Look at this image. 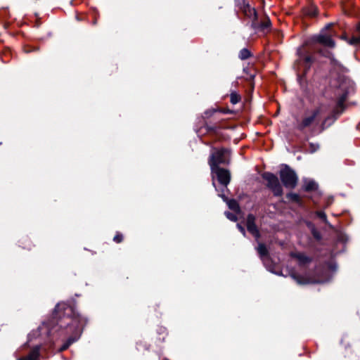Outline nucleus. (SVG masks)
<instances>
[{
	"label": "nucleus",
	"mask_w": 360,
	"mask_h": 360,
	"mask_svg": "<svg viewBox=\"0 0 360 360\" xmlns=\"http://www.w3.org/2000/svg\"><path fill=\"white\" fill-rule=\"evenodd\" d=\"M74 341V340H68V342L67 344H65V345L63 346L62 347V350H64V349H66L68 346Z\"/></svg>",
	"instance_id": "25"
},
{
	"label": "nucleus",
	"mask_w": 360,
	"mask_h": 360,
	"mask_svg": "<svg viewBox=\"0 0 360 360\" xmlns=\"http://www.w3.org/2000/svg\"><path fill=\"white\" fill-rule=\"evenodd\" d=\"M242 11L245 16L250 18L252 21L257 19V13L254 8L251 7L248 3L243 2Z\"/></svg>",
	"instance_id": "8"
},
{
	"label": "nucleus",
	"mask_w": 360,
	"mask_h": 360,
	"mask_svg": "<svg viewBox=\"0 0 360 360\" xmlns=\"http://www.w3.org/2000/svg\"><path fill=\"white\" fill-rule=\"evenodd\" d=\"M316 184L311 180H309L308 181H306L304 184V189L306 191H311L315 190L316 188Z\"/></svg>",
	"instance_id": "15"
},
{
	"label": "nucleus",
	"mask_w": 360,
	"mask_h": 360,
	"mask_svg": "<svg viewBox=\"0 0 360 360\" xmlns=\"http://www.w3.org/2000/svg\"><path fill=\"white\" fill-rule=\"evenodd\" d=\"M349 44L356 45L360 44V34L359 36H353L349 41Z\"/></svg>",
	"instance_id": "18"
},
{
	"label": "nucleus",
	"mask_w": 360,
	"mask_h": 360,
	"mask_svg": "<svg viewBox=\"0 0 360 360\" xmlns=\"http://www.w3.org/2000/svg\"><path fill=\"white\" fill-rule=\"evenodd\" d=\"M316 41L328 47L335 46V41L329 35L319 34L316 37Z\"/></svg>",
	"instance_id": "9"
},
{
	"label": "nucleus",
	"mask_w": 360,
	"mask_h": 360,
	"mask_svg": "<svg viewBox=\"0 0 360 360\" xmlns=\"http://www.w3.org/2000/svg\"><path fill=\"white\" fill-rule=\"evenodd\" d=\"M280 178L286 188H293L297 185V176L295 172L288 166H285L284 168L281 169Z\"/></svg>",
	"instance_id": "4"
},
{
	"label": "nucleus",
	"mask_w": 360,
	"mask_h": 360,
	"mask_svg": "<svg viewBox=\"0 0 360 360\" xmlns=\"http://www.w3.org/2000/svg\"><path fill=\"white\" fill-rule=\"evenodd\" d=\"M316 214L317 216L322 219L323 221H326V214H325V212H322V211H319V212H316Z\"/></svg>",
	"instance_id": "23"
},
{
	"label": "nucleus",
	"mask_w": 360,
	"mask_h": 360,
	"mask_svg": "<svg viewBox=\"0 0 360 360\" xmlns=\"http://www.w3.org/2000/svg\"><path fill=\"white\" fill-rule=\"evenodd\" d=\"M240 100V97L236 94H231V102L233 104L237 103Z\"/></svg>",
	"instance_id": "19"
},
{
	"label": "nucleus",
	"mask_w": 360,
	"mask_h": 360,
	"mask_svg": "<svg viewBox=\"0 0 360 360\" xmlns=\"http://www.w3.org/2000/svg\"><path fill=\"white\" fill-rule=\"evenodd\" d=\"M229 150L224 148L214 150L211 154L209 160V165L211 168L219 167V165L228 164L229 163Z\"/></svg>",
	"instance_id": "3"
},
{
	"label": "nucleus",
	"mask_w": 360,
	"mask_h": 360,
	"mask_svg": "<svg viewBox=\"0 0 360 360\" xmlns=\"http://www.w3.org/2000/svg\"><path fill=\"white\" fill-rule=\"evenodd\" d=\"M289 196L295 200H297L299 198L298 195L296 194H290Z\"/></svg>",
	"instance_id": "26"
},
{
	"label": "nucleus",
	"mask_w": 360,
	"mask_h": 360,
	"mask_svg": "<svg viewBox=\"0 0 360 360\" xmlns=\"http://www.w3.org/2000/svg\"><path fill=\"white\" fill-rule=\"evenodd\" d=\"M346 96H347V94H344L341 96V98H340V100H339V104H340V105L343 104L344 101H345Z\"/></svg>",
	"instance_id": "24"
},
{
	"label": "nucleus",
	"mask_w": 360,
	"mask_h": 360,
	"mask_svg": "<svg viewBox=\"0 0 360 360\" xmlns=\"http://www.w3.org/2000/svg\"><path fill=\"white\" fill-rule=\"evenodd\" d=\"M39 347H34L30 354L24 357L20 358L18 360H36L39 356Z\"/></svg>",
	"instance_id": "12"
},
{
	"label": "nucleus",
	"mask_w": 360,
	"mask_h": 360,
	"mask_svg": "<svg viewBox=\"0 0 360 360\" xmlns=\"http://www.w3.org/2000/svg\"><path fill=\"white\" fill-rule=\"evenodd\" d=\"M257 250L258 253L259 254V255L262 257L267 255L268 251H267L266 246L264 244L259 243L258 245Z\"/></svg>",
	"instance_id": "14"
},
{
	"label": "nucleus",
	"mask_w": 360,
	"mask_h": 360,
	"mask_svg": "<svg viewBox=\"0 0 360 360\" xmlns=\"http://www.w3.org/2000/svg\"><path fill=\"white\" fill-rule=\"evenodd\" d=\"M255 218L253 215L249 214L247 218V229L248 231L257 239L259 237V231L255 224Z\"/></svg>",
	"instance_id": "7"
},
{
	"label": "nucleus",
	"mask_w": 360,
	"mask_h": 360,
	"mask_svg": "<svg viewBox=\"0 0 360 360\" xmlns=\"http://www.w3.org/2000/svg\"><path fill=\"white\" fill-rule=\"evenodd\" d=\"M122 239L123 236L120 233H117L113 238L114 241L116 243H120L122 240Z\"/></svg>",
	"instance_id": "21"
},
{
	"label": "nucleus",
	"mask_w": 360,
	"mask_h": 360,
	"mask_svg": "<svg viewBox=\"0 0 360 360\" xmlns=\"http://www.w3.org/2000/svg\"><path fill=\"white\" fill-rule=\"evenodd\" d=\"M225 214L229 219H230L233 221H236L237 220V217L236 216L235 214L227 212L225 213Z\"/></svg>",
	"instance_id": "20"
},
{
	"label": "nucleus",
	"mask_w": 360,
	"mask_h": 360,
	"mask_svg": "<svg viewBox=\"0 0 360 360\" xmlns=\"http://www.w3.org/2000/svg\"><path fill=\"white\" fill-rule=\"evenodd\" d=\"M262 176L263 179L267 181V186L273 191L275 195L278 196L282 195V186L276 175L266 172L262 175Z\"/></svg>",
	"instance_id": "5"
},
{
	"label": "nucleus",
	"mask_w": 360,
	"mask_h": 360,
	"mask_svg": "<svg viewBox=\"0 0 360 360\" xmlns=\"http://www.w3.org/2000/svg\"><path fill=\"white\" fill-rule=\"evenodd\" d=\"M211 170L212 172L217 176L219 182L221 185L226 186L229 184L231 174L229 170L220 168L219 167L211 168Z\"/></svg>",
	"instance_id": "6"
},
{
	"label": "nucleus",
	"mask_w": 360,
	"mask_h": 360,
	"mask_svg": "<svg viewBox=\"0 0 360 360\" xmlns=\"http://www.w3.org/2000/svg\"><path fill=\"white\" fill-rule=\"evenodd\" d=\"M302 63H303V64L304 65V68L305 69H308V68H309L311 64L313 62V58L310 56H304L302 58Z\"/></svg>",
	"instance_id": "13"
},
{
	"label": "nucleus",
	"mask_w": 360,
	"mask_h": 360,
	"mask_svg": "<svg viewBox=\"0 0 360 360\" xmlns=\"http://www.w3.org/2000/svg\"><path fill=\"white\" fill-rule=\"evenodd\" d=\"M250 52L247 49H242L239 53V57L242 60L247 59L250 57Z\"/></svg>",
	"instance_id": "16"
},
{
	"label": "nucleus",
	"mask_w": 360,
	"mask_h": 360,
	"mask_svg": "<svg viewBox=\"0 0 360 360\" xmlns=\"http://www.w3.org/2000/svg\"><path fill=\"white\" fill-rule=\"evenodd\" d=\"M228 206L230 209L238 211L239 210V206L237 202L234 200H231L228 202Z\"/></svg>",
	"instance_id": "17"
},
{
	"label": "nucleus",
	"mask_w": 360,
	"mask_h": 360,
	"mask_svg": "<svg viewBox=\"0 0 360 360\" xmlns=\"http://www.w3.org/2000/svg\"><path fill=\"white\" fill-rule=\"evenodd\" d=\"M65 309L68 315L65 317V322L67 325L72 328L74 330L80 332L82 328L85 325L86 321L84 317H82L79 314L75 312L73 309L65 304H58L56 307V310Z\"/></svg>",
	"instance_id": "1"
},
{
	"label": "nucleus",
	"mask_w": 360,
	"mask_h": 360,
	"mask_svg": "<svg viewBox=\"0 0 360 360\" xmlns=\"http://www.w3.org/2000/svg\"><path fill=\"white\" fill-rule=\"evenodd\" d=\"M356 30L359 32L360 34V23L358 25L357 27H356Z\"/></svg>",
	"instance_id": "28"
},
{
	"label": "nucleus",
	"mask_w": 360,
	"mask_h": 360,
	"mask_svg": "<svg viewBox=\"0 0 360 360\" xmlns=\"http://www.w3.org/2000/svg\"><path fill=\"white\" fill-rule=\"evenodd\" d=\"M292 277L299 284H309L313 283H319L321 282L320 280H316L309 278H302L299 276H296L295 274H292Z\"/></svg>",
	"instance_id": "11"
},
{
	"label": "nucleus",
	"mask_w": 360,
	"mask_h": 360,
	"mask_svg": "<svg viewBox=\"0 0 360 360\" xmlns=\"http://www.w3.org/2000/svg\"><path fill=\"white\" fill-rule=\"evenodd\" d=\"M326 110V106L321 105L308 110L305 113L299 127L304 129L311 126H318L322 120Z\"/></svg>",
	"instance_id": "2"
},
{
	"label": "nucleus",
	"mask_w": 360,
	"mask_h": 360,
	"mask_svg": "<svg viewBox=\"0 0 360 360\" xmlns=\"http://www.w3.org/2000/svg\"><path fill=\"white\" fill-rule=\"evenodd\" d=\"M237 226H238V229L240 230V231L243 235H245V229H244V228H243L242 226L239 225V224H238V225H237Z\"/></svg>",
	"instance_id": "27"
},
{
	"label": "nucleus",
	"mask_w": 360,
	"mask_h": 360,
	"mask_svg": "<svg viewBox=\"0 0 360 360\" xmlns=\"http://www.w3.org/2000/svg\"><path fill=\"white\" fill-rule=\"evenodd\" d=\"M271 25V22L269 19H267L266 20H265L262 24V28L263 30H265V29H267L270 27Z\"/></svg>",
	"instance_id": "22"
},
{
	"label": "nucleus",
	"mask_w": 360,
	"mask_h": 360,
	"mask_svg": "<svg viewBox=\"0 0 360 360\" xmlns=\"http://www.w3.org/2000/svg\"><path fill=\"white\" fill-rule=\"evenodd\" d=\"M291 256L296 259L300 265H304L311 261L309 257L300 252H292Z\"/></svg>",
	"instance_id": "10"
}]
</instances>
